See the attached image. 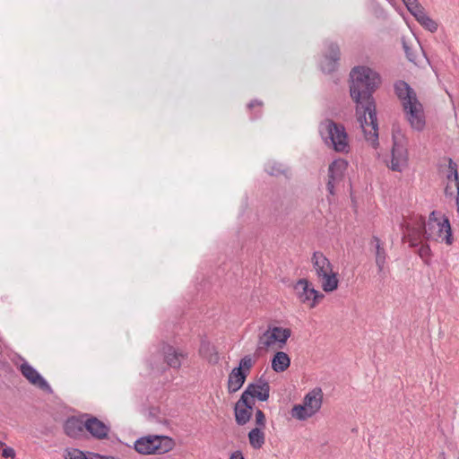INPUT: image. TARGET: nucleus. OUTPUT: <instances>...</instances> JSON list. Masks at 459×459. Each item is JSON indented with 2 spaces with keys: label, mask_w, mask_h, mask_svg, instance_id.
<instances>
[{
  "label": "nucleus",
  "mask_w": 459,
  "mask_h": 459,
  "mask_svg": "<svg viewBox=\"0 0 459 459\" xmlns=\"http://www.w3.org/2000/svg\"><path fill=\"white\" fill-rule=\"evenodd\" d=\"M350 96L355 102L357 120L363 130L367 142L374 149L379 146L377 103L374 92L380 87L382 78L372 68L358 65L350 73Z\"/></svg>",
  "instance_id": "nucleus-1"
},
{
  "label": "nucleus",
  "mask_w": 459,
  "mask_h": 459,
  "mask_svg": "<svg viewBox=\"0 0 459 459\" xmlns=\"http://www.w3.org/2000/svg\"><path fill=\"white\" fill-rule=\"evenodd\" d=\"M318 131L326 145L332 146L337 152H349V136L342 123L335 122L331 118H325L319 123Z\"/></svg>",
  "instance_id": "nucleus-2"
},
{
  "label": "nucleus",
  "mask_w": 459,
  "mask_h": 459,
  "mask_svg": "<svg viewBox=\"0 0 459 459\" xmlns=\"http://www.w3.org/2000/svg\"><path fill=\"white\" fill-rule=\"evenodd\" d=\"M175 440L165 435H148L134 442V450L141 455H163L175 447Z\"/></svg>",
  "instance_id": "nucleus-3"
},
{
  "label": "nucleus",
  "mask_w": 459,
  "mask_h": 459,
  "mask_svg": "<svg viewBox=\"0 0 459 459\" xmlns=\"http://www.w3.org/2000/svg\"><path fill=\"white\" fill-rule=\"evenodd\" d=\"M254 363L251 355H246L240 359L238 367L233 368L229 374L227 382L229 394H234L243 386Z\"/></svg>",
  "instance_id": "nucleus-4"
},
{
  "label": "nucleus",
  "mask_w": 459,
  "mask_h": 459,
  "mask_svg": "<svg viewBox=\"0 0 459 459\" xmlns=\"http://www.w3.org/2000/svg\"><path fill=\"white\" fill-rule=\"evenodd\" d=\"M290 336L291 330L290 328L269 325L267 330L258 337L256 351L267 350L273 344H277L279 349H282Z\"/></svg>",
  "instance_id": "nucleus-5"
},
{
  "label": "nucleus",
  "mask_w": 459,
  "mask_h": 459,
  "mask_svg": "<svg viewBox=\"0 0 459 459\" xmlns=\"http://www.w3.org/2000/svg\"><path fill=\"white\" fill-rule=\"evenodd\" d=\"M294 290L299 301L308 304L310 307H315L325 298V295L316 290L306 278L299 279L296 282Z\"/></svg>",
  "instance_id": "nucleus-6"
},
{
  "label": "nucleus",
  "mask_w": 459,
  "mask_h": 459,
  "mask_svg": "<svg viewBox=\"0 0 459 459\" xmlns=\"http://www.w3.org/2000/svg\"><path fill=\"white\" fill-rule=\"evenodd\" d=\"M408 163V151L403 135L396 136L393 131V147L391 150V165L393 171L401 172Z\"/></svg>",
  "instance_id": "nucleus-7"
},
{
  "label": "nucleus",
  "mask_w": 459,
  "mask_h": 459,
  "mask_svg": "<svg viewBox=\"0 0 459 459\" xmlns=\"http://www.w3.org/2000/svg\"><path fill=\"white\" fill-rule=\"evenodd\" d=\"M348 166V161L342 158L335 159L329 164L326 190L330 195H335V185L343 179Z\"/></svg>",
  "instance_id": "nucleus-8"
},
{
  "label": "nucleus",
  "mask_w": 459,
  "mask_h": 459,
  "mask_svg": "<svg viewBox=\"0 0 459 459\" xmlns=\"http://www.w3.org/2000/svg\"><path fill=\"white\" fill-rule=\"evenodd\" d=\"M85 430L90 433V435L96 440H104L109 439V433L111 431V428L109 425L104 423L97 417L85 414Z\"/></svg>",
  "instance_id": "nucleus-9"
},
{
  "label": "nucleus",
  "mask_w": 459,
  "mask_h": 459,
  "mask_svg": "<svg viewBox=\"0 0 459 459\" xmlns=\"http://www.w3.org/2000/svg\"><path fill=\"white\" fill-rule=\"evenodd\" d=\"M403 108L411 128L419 132L422 131L426 125L422 104L418 100V103L412 102Z\"/></svg>",
  "instance_id": "nucleus-10"
},
{
  "label": "nucleus",
  "mask_w": 459,
  "mask_h": 459,
  "mask_svg": "<svg viewBox=\"0 0 459 459\" xmlns=\"http://www.w3.org/2000/svg\"><path fill=\"white\" fill-rule=\"evenodd\" d=\"M22 375L33 385L38 386L39 389L46 391L49 394L52 393V388L47 380L27 361H24L19 368Z\"/></svg>",
  "instance_id": "nucleus-11"
},
{
  "label": "nucleus",
  "mask_w": 459,
  "mask_h": 459,
  "mask_svg": "<svg viewBox=\"0 0 459 459\" xmlns=\"http://www.w3.org/2000/svg\"><path fill=\"white\" fill-rule=\"evenodd\" d=\"M270 385L261 377L257 383H249L242 394L250 397L251 399H257L260 402H266L270 396Z\"/></svg>",
  "instance_id": "nucleus-12"
},
{
  "label": "nucleus",
  "mask_w": 459,
  "mask_h": 459,
  "mask_svg": "<svg viewBox=\"0 0 459 459\" xmlns=\"http://www.w3.org/2000/svg\"><path fill=\"white\" fill-rule=\"evenodd\" d=\"M161 351L166 364L175 369L180 368L182 360L187 359L186 352L179 351L167 342L162 343Z\"/></svg>",
  "instance_id": "nucleus-13"
},
{
  "label": "nucleus",
  "mask_w": 459,
  "mask_h": 459,
  "mask_svg": "<svg viewBox=\"0 0 459 459\" xmlns=\"http://www.w3.org/2000/svg\"><path fill=\"white\" fill-rule=\"evenodd\" d=\"M394 93L401 100L402 106L405 107L411 103H418V98L415 91L410 86L408 82L399 80L394 84Z\"/></svg>",
  "instance_id": "nucleus-14"
},
{
  "label": "nucleus",
  "mask_w": 459,
  "mask_h": 459,
  "mask_svg": "<svg viewBox=\"0 0 459 459\" xmlns=\"http://www.w3.org/2000/svg\"><path fill=\"white\" fill-rule=\"evenodd\" d=\"M446 178L448 180V184L446 185L445 188V195H453L454 191L452 190V187L450 186V183L454 182L455 186L457 190V196H456V204L459 210V177L457 172V164L452 160L449 159L448 160V171L446 175Z\"/></svg>",
  "instance_id": "nucleus-15"
},
{
  "label": "nucleus",
  "mask_w": 459,
  "mask_h": 459,
  "mask_svg": "<svg viewBox=\"0 0 459 459\" xmlns=\"http://www.w3.org/2000/svg\"><path fill=\"white\" fill-rule=\"evenodd\" d=\"M437 234L435 238L437 240L441 238L442 241H445L447 245H452L454 241L452 228L448 217L443 215L441 221L436 224Z\"/></svg>",
  "instance_id": "nucleus-16"
},
{
  "label": "nucleus",
  "mask_w": 459,
  "mask_h": 459,
  "mask_svg": "<svg viewBox=\"0 0 459 459\" xmlns=\"http://www.w3.org/2000/svg\"><path fill=\"white\" fill-rule=\"evenodd\" d=\"M323 394L321 388H314L312 391L307 393L303 400V403L314 415L316 414L322 406Z\"/></svg>",
  "instance_id": "nucleus-17"
},
{
  "label": "nucleus",
  "mask_w": 459,
  "mask_h": 459,
  "mask_svg": "<svg viewBox=\"0 0 459 459\" xmlns=\"http://www.w3.org/2000/svg\"><path fill=\"white\" fill-rule=\"evenodd\" d=\"M313 266L317 277L325 275L326 272H331L333 266L329 259L320 251H315L311 258Z\"/></svg>",
  "instance_id": "nucleus-18"
},
{
  "label": "nucleus",
  "mask_w": 459,
  "mask_h": 459,
  "mask_svg": "<svg viewBox=\"0 0 459 459\" xmlns=\"http://www.w3.org/2000/svg\"><path fill=\"white\" fill-rule=\"evenodd\" d=\"M85 420L74 416L69 417L64 423V431L70 437H78L85 429Z\"/></svg>",
  "instance_id": "nucleus-19"
},
{
  "label": "nucleus",
  "mask_w": 459,
  "mask_h": 459,
  "mask_svg": "<svg viewBox=\"0 0 459 459\" xmlns=\"http://www.w3.org/2000/svg\"><path fill=\"white\" fill-rule=\"evenodd\" d=\"M199 354L212 365L217 364L220 360V356L216 347L207 340L201 341Z\"/></svg>",
  "instance_id": "nucleus-20"
},
{
  "label": "nucleus",
  "mask_w": 459,
  "mask_h": 459,
  "mask_svg": "<svg viewBox=\"0 0 459 459\" xmlns=\"http://www.w3.org/2000/svg\"><path fill=\"white\" fill-rule=\"evenodd\" d=\"M370 245L375 248L376 255V264L378 269V273H382L386 259V253L385 248L382 247L380 238L377 236H373L370 241Z\"/></svg>",
  "instance_id": "nucleus-21"
},
{
  "label": "nucleus",
  "mask_w": 459,
  "mask_h": 459,
  "mask_svg": "<svg viewBox=\"0 0 459 459\" xmlns=\"http://www.w3.org/2000/svg\"><path fill=\"white\" fill-rule=\"evenodd\" d=\"M272 368L277 372H284L290 365V358L284 351H276L271 360Z\"/></svg>",
  "instance_id": "nucleus-22"
},
{
  "label": "nucleus",
  "mask_w": 459,
  "mask_h": 459,
  "mask_svg": "<svg viewBox=\"0 0 459 459\" xmlns=\"http://www.w3.org/2000/svg\"><path fill=\"white\" fill-rule=\"evenodd\" d=\"M337 273H333V270L331 272H326L325 275H321L322 278V289L325 292H333L338 289L339 280L337 277Z\"/></svg>",
  "instance_id": "nucleus-23"
},
{
  "label": "nucleus",
  "mask_w": 459,
  "mask_h": 459,
  "mask_svg": "<svg viewBox=\"0 0 459 459\" xmlns=\"http://www.w3.org/2000/svg\"><path fill=\"white\" fill-rule=\"evenodd\" d=\"M263 429L262 428H254L247 434L249 444L254 449H260L264 445L265 435Z\"/></svg>",
  "instance_id": "nucleus-24"
},
{
  "label": "nucleus",
  "mask_w": 459,
  "mask_h": 459,
  "mask_svg": "<svg viewBox=\"0 0 459 459\" xmlns=\"http://www.w3.org/2000/svg\"><path fill=\"white\" fill-rule=\"evenodd\" d=\"M439 212L437 211H433L430 212L429 221L427 224H424V238L427 240L434 239L437 240L434 235V230H436V224L438 223L441 220L438 219Z\"/></svg>",
  "instance_id": "nucleus-25"
},
{
  "label": "nucleus",
  "mask_w": 459,
  "mask_h": 459,
  "mask_svg": "<svg viewBox=\"0 0 459 459\" xmlns=\"http://www.w3.org/2000/svg\"><path fill=\"white\" fill-rule=\"evenodd\" d=\"M324 60L320 63V70L325 74H331L334 73L339 66V59L329 56L328 55H323Z\"/></svg>",
  "instance_id": "nucleus-26"
},
{
  "label": "nucleus",
  "mask_w": 459,
  "mask_h": 459,
  "mask_svg": "<svg viewBox=\"0 0 459 459\" xmlns=\"http://www.w3.org/2000/svg\"><path fill=\"white\" fill-rule=\"evenodd\" d=\"M234 416L236 423L238 426H244L250 420L252 417L251 411H248L247 409L242 407L238 402L234 406Z\"/></svg>",
  "instance_id": "nucleus-27"
},
{
  "label": "nucleus",
  "mask_w": 459,
  "mask_h": 459,
  "mask_svg": "<svg viewBox=\"0 0 459 459\" xmlns=\"http://www.w3.org/2000/svg\"><path fill=\"white\" fill-rule=\"evenodd\" d=\"M290 414L294 419L299 420H306L307 419L313 416V414L304 403L295 404L290 411Z\"/></svg>",
  "instance_id": "nucleus-28"
},
{
  "label": "nucleus",
  "mask_w": 459,
  "mask_h": 459,
  "mask_svg": "<svg viewBox=\"0 0 459 459\" xmlns=\"http://www.w3.org/2000/svg\"><path fill=\"white\" fill-rule=\"evenodd\" d=\"M265 171L272 177L286 176L288 169L281 163L273 161L265 165Z\"/></svg>",
  "instance_id": "nucleus-29"
},
{
  "label": "nucleus",
  "mask_w": 459,
  "mask_h": 459,
  "mask_svg": "<svg viewBox=\"0 0 459 459\" xmlns=\"http://www.w3.org/2000/svg\"><path fill=\"white\" fill-rule=\"evenodd\" d=\"M263 101L259 100H253L247 104V109L250 111V119L255 120L262 117L263 114Z\"/></svg>",
  "instance_id": "nucleus-30"
},
{
  "label": "nucleus",
  "mask_w": 459,
  "mask_h": 459,
  "mask_svg": "<svg viewBox=\"0 0 459 459\" xmlns=\"http://www.w3.org/2000/svg\"><path fill=\"white\" fill-rule=\"evenodd\" d=\"M325 47L327 51L325 53L329 56L335 57L337 59H341V49L337 42L333 41H326Z\"/></svg>",
  "instance_id": "nucleus-31"
},
{
  "label": "nucleus",
  "mask_w": 459,
  "mask_h": 459,
  "mask_svg": "<svg viewBox=\"0 0 459 459\" xmlns=\"http://www.w3.org/2000/svg\"><path fill=\"white\" fill-rule=\"evenodd\" d=\"M419 23L430 32H436L438 28L437 22L431 19L429 15H426Z\"/></svg>",
  "instance_id": "nucleus-32"
},
{
  "label": "nucleus",
  "mask_w": 459,
  "mask_h": 459,
  "mask_svg": "<svg viewBox=\"0 0 459 459\" xmlns=\"http://www.w3.org/2000/svg\"><path fill=\"white\" fill-rule=\"evenodd\" d=\"M238 403L247 409L248 411H251V414L253 413L254 406L255 404V401L254 399H251L250 397H247L241 394L240 398L238 399Z\"/></svg>",
  "instance_id": "nucleus-33"
},
{
  "label": "nucleus",
  "mask_w": 459,
  "mask_h": 459,
  "mask_svg": "<svg viewBox=\"0 0 459 459\" xmlns=\"http://www.w3.org/2000/svg\"><path fill=\"white\" fill-rule=\"evenodd\" d=\"M417 252L426 264H430L429 259L431 256V250L429 245H422L421 247H420Z\"/></svg>",
  "instance_id": "nucleus-34"
},
{
  "label": "nucleus",
  "mask_w": 459,
  "mask_h": 459,
  "mask_svg": "<svg viewBox=\"0 0 459 459\" xmlns=\"http://www.w3.org/2000/svg\"><path fill=\"white\" fill-rule=\"evenodd\" d=\"M255 425H256L255 428L264 429L265 423H266V419H265V414L264 413V411L257 408L255 410Z\"/></svg>",
  "instance_id": "nucleus-35"
},
{
  "label": "nucleus",
  "mask_w": 459,
  "mask_h": 459,
  "mask_svg": "<svg viewBox=\"0 0 459 459\" xmlns=\"http://www.w3.org/2000/svg\"><path fill=\"white\" fill-rule=\"evenodd\" d=\"M403 48L405 52V56L407 57V59L411 63H415L417 56L414 53V51L412 50V48L408 45V43L403 39Z\"/></svg>",
  "instance_id": "nucleus-36"
},
{
  "label": "nucleus",
  "mask_w": 459,
  "mask_h": 459,
  "mask_svg": "<svg viewBox=\"0 0 459 459\" xmlns=\"http://www.w3.org/2000/svg\"><path fill=\"white\" fill-rule=\"evenodd\" d=\"M65 459H89V457L82 451L74 449L72 452H68Z\"/></svg>",
  "instance_id": "nucleus-37"
},
{
  "label": "nucleus",
  "mask_w": 459,
  "mask_h": 459,
  "mask_svg": "<svg viewBox=\"0 0 459 459\" xmlns=\"http://www.w3.org/2000/svg\"><path fill=\"white\" fill-rule=\"evenodd\" d=\"M1 455L4 458H14L15 457V451L11 446H4L2 449Z\"/></svg>",
  "instance_id": "nucleus-38"
},
{
  "label": "nucleus",
  "mask_w": 459,
  "mask_h": 459,
  "mask_svg": "<svg viewBox=\"0 0 459 459\" xmlns=\"http://www.w3.org/2000/svg\"><path fill=\"white\" fill-rule=\"evenodd\" d=\"M427 14L425 8L421 5V8L419 9V12L417 11L415 13H412V16L415 18V20L420 22Z\"/></svg>",
  "instance_id": "nucleus-39"
},
{
  "label": "nucleus",
  "mask_w": 459,
  "mask_h": 459,
  "mask_svg": "<svg viewBox=\"0 0 459 459\" xmlns=\"http://www.w3.org/2000/svg\"><path fill=\"white\" fill-rule=\"evenodd\" d=\"M229 459H245V457L241 450H236L230 454Z\"/></svg>",
  "instance_id": "nucleus-40"
},
{
  "label": "nucleus",
  "mask_w": 459,
  "mask_h": 459,
  "mask_svg": "<svg viewBox=\"0 0 459 459\" xmlns=\"http://www.w3.org/2000/svg\"><path fill=\"white\" fill-rule=\"evenodd\" d=\"M421 8V4L419 3V4H415L414 5H411L410 6L409 4H407V10L409 11V13L412 15V13H416L417 11L419 12V9Z\"/></svg>",
  "instance_id": "nucleus-41"
},
{
  "label": "nucleus",
  "mask_w": 459,
  "mask_h": 459,
  "mask_svg": "<svg viewBox=\"0 0 459 459\" xmlns=\"http://www.w3.org/2000/svg\"><path fill=\"white\" fill-rule=\"evenodd\" d=\"M408 241H409L411 247H418V245H419L418 238L411 237V235H409Z\"/></svg>",
  "instance_id": "nucleus-42"
},
{
  "label": "nucleus",
  "mask_w": 459,
  "mask_h": 459,
  "mask_svg": "<svg viewBox=\"0 0 459 459\" xmlns=\"http://www.w3.org/2000/svg\"><path fill=\"white\" fill-rule=\"evenodd\" d=\"M405 6L407 7V4H409L410 6L411 5H414L415 4H419V1L418 0H405L403 2Z\"/></svg>",
  "instance_id": "nucleus-43"
},
{
  "label": "nucleus",
  "mask_w": 459,
  "mask_h": 459,
  "mask_svg": "<svg viewBox=\"0 0 459 459\" xmlns=\"http://www.w3.org/2000/svg\"><path fill=\"white\" fill-rule=\"evenodd\" d=\"M92 455V453H91ZM93 455L99 459H115V457H112V456H107V455H100V454H93Z\"/></svg>",
  "instance_id": "nucleus-44"
},
{
  "label": "nucleus",
  "mask_w": 459,
  "mask_h": 459,
  "mask_svg": "<svg viewBox=\"0 0 459 459\" xmlns=\"http://www.w3.org/2000/svg\"><path fill=\"white\" fill-rule=\"evenodd\" d=\"M4 446H6L5 443L0 440V447L3 449Z\"/></svg>",
  "instance_id": "nucleus-45"
}]
</instances>
